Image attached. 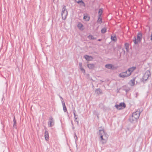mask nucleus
<instances>
[{
  "instance_id": "obj_1",
  "label": "nucleus",
  "mask_w": 152,
  "mask_h": 152,
  "mask_svg": "<svg viewBox=\"0 0 152 152\" xmlns=\"http://www.w3.org/2000/svg\"><path fill=\"white\" fill-rule=\"evenodd\" d=\"M99 135L100 136L99 140L100 141L102 144L105 143L109 137L108 134L106 133L103 129L99 130Z\"/></svg>"
},
{
  "instance_id": "obj_2",
  "label": "nucleus",
  "mask_w": 152,
  "mask_h": 152,
  "mask_svg": "<svg viewBox=\"0 0 152 152\" xmlns=\"http://www.w3.org/2000/svg\"><path fill=\"white\" fill-rule=\"evenodd\" d=\"M142 37V34L140 32H139L137 34V39L135 37H134L133 41L135 44H138L139 42H141Z\"/></svg>"
},
{
  "instance_id": "obj_3",
  "label": "nucleus",
  "mask_w": 152,
  "mask_h": 152,
  "mask_svg": "<svg viewBox=\"0 0 152 152\" xmlns=\"http://www.w3.org/2000/svg\"><path fill=\"white\" fill-rule=\"evenodd\" d=\"M67 15V11L66 8V6H64L62 8L61 12V16L62 19L64 20L66 19Z\"/></svg>"
},
{
  "instance_id": "obj_4",
  "label": "nucleus",
  "mask_w": 152,
  "mask_h": 152,
  "mask_svg": "<svg viewBox=\"0 0 152 152\" xmlns=\"http://www.w3.org/2000/svg\"><path fill=\"white\" fill-rule=\"evenodd\" d=\"M130 75V72L128 73L127 71L125 72H122L120 73L119 75V76L122 78H125L129 76Z\"/></svg>"
},
{
  "instance_id": "obj_5",
  "label": "nucleus",
  "mask_w": 152,
  "mask_h": 152,
  "mask_svg": "<svg viewBox=\"0 0 152 152\" xmlns=\"http://www.w3.org/2000/svg\"><path fill=\"white\" fill-rule=\"evenodd\" d=\"M151 75V74L150 71L149 70H147L145 73L142 79L145 81H146Z\"/></svg>"
},
{
  "instance_id": "obj_6",
  "label": "nucleus",
  "mask_w": 152,
  "mask_h": 152,
  "mask_svg": "<svg viewBox=\"0 0 152 152\" xmlns=\"http://www.w3.org/2000/svg\"><path fill=\"white\" fill-rule=\"evenodd\" d=\"M115 106L117 109L120 110L122 109L123 107L124 108H125L126 107V105L124 103L121 102L119 104H116L115 105Z\"/></svg>"
},
{
  "instance_id": "obj_7",
  "label": "nucleus",
  "mask_w": 152,
  "mask_h": 152,
  "mask_svg": "<svg viewBox=\"0 0 152 152\" xmlns=\"http://www.w3.org/2000/svg\"><path fill=\"white\" fill-rule=\"evenodd\" d=\"M140 113L137 111L132 113V116L134 117L135 119H137L139 117Z\"/></svg>"
},
{
  "instance_id": "obj_8",
  "label": "nucleus",
  "mask_w": 152,
  "mask_h": 152,
  "mask_svg": "<svg viewBox=\"0 0 152 152\" xmlns=\"http://www.w3.org/2000/svg\"><path fill=\"white\" fill-rule=\"evenodd\" d=\"M48 124L49 126L50 127H52L53 126L54 123L53 122V118L52 117H50L49 118Z\"/></svg>"
},
{
  "instance_id": "obj_9",
  "label": "nucleus",
  "mask_w": 152,
  "mask_h": 152,
  "mask_svg": "<svg viewBox=\"0 0 152 152\" xmlns=\"http://www.w3.org/2000/svg\"><path fill=\"white\" fill-rule=\"evenodd\" d=\"M75 1L81 6H83L84 7L85 6V3L82 0H75Z\"/></svg>"
},
{
  "instance_id": "obj_10",
  "label": "nucleus",
  "mask_w": 152,
  "mask_h": 152,
  "mask_svg": "<svg viewBox=\"0 0 152 152\" xmlns=\"http://www.w3.org/2000/svg\"><path fill=\"white\" fill-rule=\"evenodd\" d=\"M84 58L88 61H91L93 59V58L91 56H89L86 55H84Z\"/></svg>"
},
{
  "instance_id": "obj_11",
  "label": "nucleus",
  "mask_w": 152,
  "mask_h": 152,
  "mask_svg": "<svg viewBox=\"0 0 152 152\" xmlns=\"http://www.w3.org/2000/svg\"><path fill=\"white\" fill-rule=\"evenodd\" d=\"M136 69V67L133 66L128 69L127 71L128 72V73L130 72L131 75L132 72Z\"/></svg>"
},
{
  "instance_id": "obj_12",
  "label": "nucleus",
  "mask_w": 152,
  "mask_h": 152,
  "mask_svg": "<svg viewBox=\"0 0 152 152\" xmlns=\"http://www.w3.org/2000/svg\"><path fill=\"white\" fill-rule=\"evenodd\" d=\"M62 104L63 107V110L64 112L67 111L66 107V106L65 102L64 101H62Z\"/></svg>"
},
{
  "instance_id": "obj_13",
  "label": "nucleus",
  "mask_w": 152,
  "mask_h": 152,
  "mask_svg": "<svg viewBox=\"0 0 152 152\" xmlns=\"http://www.w3.org/2000/svg\"><path fill=\"white\" fill-rule=\"evenodd\" d=\"M45 139L46 140H49L48 133L47 131L46 130L45 133Z\"/></svg>"
},
{
  "instance_id": "obj_14",
  "label": "nucleus",
  "mask_w": 152,
  "mask_h": 152,
  "mask_svg": "<svg viewBox=\"0 0 152 152\" xmlns=\"http://www.w3.org/2000/svg\"><path fill=\"white\" fill-rule=\"evenodd\" d=\"M94 65L93 64H87V66L90 69H94Z\"/></svg>"
},
{
  "instance_id": "obj_15",
  "label": "nucleus",
  "mask_w": 152,
  "mask_h": 152,
  "mask_svg": "<svg viewBox=\"0 0 152 152\" xmlns=\"http://www.w3.org/2000/svg\"><path fill=\"white\" fill-rule=\"evenodd\" d=\"M95 91L96 94L99 95L102 92V91L100 88L96 89Z\"/></svg>"
},
{
  "instance_id": "obj_16",
  "label": "nucleus",
  "mask_w": 152,
  "mask_h": 152,
  "mask_svg": "<svg viewBox=\"0 0 152 152\" xmlns=\"http://www.w3.org/2000/svg\"><path fill=\"white\" fill-rule=\"evenodd\" d=\"M103 12V9L102 8H100L99 9L98 12V16H101Z\"/></svg>"
},
{
  "instance_id": "obj_17",
  "label": "nucleus",
  "mask_w": 152,
  "mask_h": 152,
  "mask_svg": "<svg viewBox=\"0 0 152 152\" xmlns=\"http://www.w3.org/2000/svg\"><path fill=\"white\" fill-rule=\"evenodd\" d=\"M105 67L107 69H111L112 67V66L111 64H107L105 65Z\"/></svg>"
},
{
  "instance_id": "obj_18",
  "label": "nucleus",
  "mask_w": 152,
  "mask_h": 152,
  "mask_svg": "<svg viewBox=\"0 0 152 152\" xmlns=\"http://www.w3.org/2000/svg\"><path fill=\"white\" fill-rule=\"evenodd\" d=\"M125 47L126 50L128 52V49L129 48V44L128 43H125Z\"/></svg>"
},
{
  "instance_id": "obj_19",
  "label": "nucleus",
  "mask_w": 152,
  "mask_h": 152,
  "mask_svg": "<svg viewBox=\"0 0 152 152\" xmlns=\"http://www.w3.org/2000/svg\"><path fill=\"white\" fill-rule=\"evenodd\" d=\"M98 23H99L100 24L102 22V19L101 18V16H99L98 20H97Z\"/></svg>"
},
{
  "instance_id": "obj_20",
  "label": "nucleus",
  "mask_w": 152,
  "mask_h": 152,
  "mask_svg": "<svg viewBox=\"0 0 152 152\" xmlns=\"http://www.w3.org/2000/svg\"><path fill=\"white\" fill-rule=\"evenodd\" d=\"M137 120V119H135L134 117H132V116L129 118V121L131 122H132L133 121H136Z\"/></svg>"
},
{
  "instance_id": "obj_21",
  "label": "nucleus",
  "mask_w": 152,
  "mask_h": 152,
  "mask_svg": "<svg viewBox=\"0 0 152 152\" xmlns=\"http://www.w3.org/2000/svg\"><path fill=\"white\" fill-rule=\"evenodd\" d=\"M13 122H14V124H13V128L14 129H16V121L15 118H14L13 120Z\"/></svg>"
},
{
  "instance_id": "obj_22",
  "label": "nucleus",
  "mask_w": 152,
  "mask_h": 152,
  "mask_svg": "<svg viewBox=\"0 0 152 152\" xmlns=\"http://www.w3.org/2000/svg\"><path fill=\"white\" fill-rule=\"evenodd\" d=\"M106 28H104L102 29L101 31L102 33H104L106 32Z\"/></svg>"
},
{
  "instance_id": "obj_23",
  "label": "nucleus",
  "mask_w": 152,
  "mask_h": 152,
  "mask_svg": "<svg viewBox=\"0 0 152 152\" xmlns=\"http://www.w3.org/2000/svg\"><path fill=\"white\" fill-rule=\"evenodd\" d=\"M83 19L86 20L87 21H88L89 20V18L87 15H84L83 17Z\"/></svg>"
},
{
  "instance_id": "obj_24",
  "label": "nucleus",
  "mask_w": 152,
  "mask_h": 152,
  "mask_svg": "<svg viewBox=\"0 0 152 152\" xmlns=\"http://www.w3.org/2000/svg\"><path fill=\"white\" fill-rule=\"evenodd\" d=\"M77 26L79 28H80L83 26V25L82 23H79L77 24Z\"/></svg>"
},
{
  "instance_id": "obj_25",
  "label": "nucleus",
  "mask_w": 152,
  "mask_h": 152,
  "mask_svg": "<svg viewBox=\"0 0 152 152\" xmlns=\"http://www.w3.org/2000/svg\"><path fill=\"white\" fill-rule=\"evenodd\" d=\"M88 38L92 39H96L95 38H94L92 35H91L88 36Z\"/></svg>"
},
{
  "instance_id": "obj_26",
  "label": "nucleus",
  "mask_w": 152,
  "mask_h": 152,
  "mask_svg": "<svg viewBox=\"0 0 152 152\" xmlns=\"http://www.w3.org/2000/svg\"><path fill=\"white\" fill-rule=\"evenodd\" d=\"M74 135H75L74 138H75V142H76L77 140V136L76 135V134L75 132Z\"/></svg>"
},
{
  "instance_id": "obj_27",
  "label": "nucleus",
  "mask_w": 152,
  "mask_h": 152,
  "mask_svg": "<svg viewBox=\"0 0 152 152\" xmlns=\"http://www.w3.org/2000/svg\"><path fill=\"white\" fill-rule=\"evenodd\" d=\"M111 40L112 41H115V39H116V37L115 36H111Z\"/></svg>"
},
{
  "instance_id": "obj_28",
  "label": "nucleus",
  "mask_w": 152,
  "mask_h": 152,
  "mask_svg": "<svg viewBox=\"0 0 152 152\" xmlns=\"http://www.w3.org/2000/svg\"><path fill=\"white\" fill-rule=\"evenodd\" d=\"M131 81L132 83V86H134V85L135 83V80L134 79L132 80Z\"/></svg>"
},
{
  "instance_id": "obj_29",
  "label": "nucleus",
  "mask_w": 152,
  "mask_h": 152,
  "mask_svg": "<svg viewBox=\"0 0 152 152\" xmlns=\"http://www.w3.org/2000/svg\"><path fill=\"white\" fill-rule=\"evenodd\" d=\"M80 70L82 71L83 72V73H85V70H84V69L83 68V67L80 68Z\"/></svg>"
},
{
  "instance_id": "obj_30",
  "label": "nucleus",
  "mask_w": 152,
  "mask_h": 152,
  "mask_svg": "<svg viewBox=\"0 0 152 152\" xmlns=\"http://www.w3.org/2000/svg\"><path fill=\"white\" fill-rule=\"evenodd\" d=\"M79 65L80 68L82 67V63L79 62Z\"/></svg>"
},
{
  "instance_id": "obj_31",
  "label": "nucleus",
  "mask_w": 152,
  "mask_h": 152,
  "mask_svg": "<svg viewBox=\"0 0 152 152\" xmlns=\"http://www.w3.org/2000/svg\"><path fill=\"white\" fill-rule=\"evenodd\" d=\"M73 113L74 116H76V114H75L76 111H75V109H74L73 110Z\"/></svg>"
},
{
  "instance_id": "obj_32",
  "label": "nucleus",
  "mask_w": 152,
  "mask_h": 152,
  "mask_svg": "<svg viewBox=\"0 0 152 152\" xmlns=\"http://www.w3.org/2000/svg\"><path fill=\"white\" fill-rule=\"evenodd\" d=\"M138 96V93L137 92L135 94V96L136 98H137Z\"/></svg>"
},
{
  "instance_id": "obj_33",
  "label": "nucleus",
  "mask_w": 152,
  "mask_h": 152,
  "mask_svg": "<svg viewBox=\"0 0 152 152\" xmlns=\"http://www.w3.org/2000/svg\"><path fill=\"white\" fill-rule=\"evenodd\" d=\"M59 97L61 99V102H62V101H64L63 100V98H62V97L61 96H59Z\"/></svg>"
},
{
  "instance_id": "obj_34",
  "label": "nucleus",
  "mask_w": 152,
  "mask_h": 152,
  "mask_svg": "<svg viewBox=\"0 0 152 152\" xmlns=\"http://www.w3.org/2000/svg\"><path fill=\"white\" fill-rule=\"evenodd\" d=\"M75 121H76L77 122V124L78 125L79 124V122L77 120H75Z\"/></svg>"
},
{
  "instance_id": "obj_35",
  "label": "nucleus",
  "mask_w": 152,
  "mask_h": 152,
  "mask_svg": "<svg viewBox=\"0 0 152 152\" xmlns=\"http://www.w3.org/2000/svg\"><path fill=\"white\" fill-rule=\"evenodd\" d=\"M103 104H102V103H100V104H99V107H100V106H103Z\"/></svg>"
},
{
  "instance_id": "obj_36",
  "label": "nucleus",
  "mask_w": 152,
  "mask_h": 152,
  "mask_svg": "<svg viewBox=\"0 0 152 152\" xmlns=\"http://www.w3.org/2000/svg\"><path fill=\"white\" fill-rule=\"evenodd\" d=\"M74 118L75 119V120H76L77 119V118L76 117V115L75 116H74Z\"/></svg>"
},
{
  "instance_id": "obj_37",
  "label": "nucleus",
  "mask_w": 152,
  "mask_h": 152,
  "mask_svg": "<svg viewBox=\"0 0 152 152\" xmlns=\"http://www.w3.org/2000/svg\"><path fill=\"white\" fill-rule=\"evenodd\" d=\"M75 129V127L73 126V127H72V129Z\"/></svg>"
},
{
  "instance_id": "obj_38",
  "label": "nucleus",
  "mask_w": 152,
  "mask_h": 152,
  "mask_svg": "<svg viewBox=\"0 0 152 152\" xmlns=\"http://www.w3.org/2000/svg\"><path fill=\"white\" fill-rule=\"evenodd\" d=\"M101 39H98V41H101Z\"/></svg>"
},
{
  "instance_id": "obj_39",
  "label": "nucleus",
  "mask_w": 152,
  "mask_h": 152,
  "mask_svg": "<svg viewBox=\"0 0 152 152\" xmlns=\"http://www.w3.org/2000/svg\"><path fill=\"white\" fill-rule=\"evenodd\" d=\"M72 125L73 126V122H72Z\"/></svg>"
}]
</instances>
